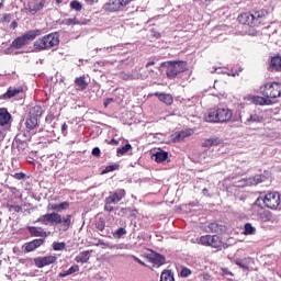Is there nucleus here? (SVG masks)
I'll return each mask as SVG.
<instances>
[{"mask_svg":"<svg viewBox=\"0 0 281 281\" xmlns=\"http://www.w3.org/2000/svg\"><path fill=\"white\" fill-rule=\"evenodd\" d=\"M71 214L63 217L58 212L46 213L41 215L34 223H42V225H56L59 232H68L71 227Z\"/></svg>","mask_w":281,"mask_h":281,"instance_id":"1","label":"nucleus"},{"mask_svg":"<svg viewBox=\"0 0 281 281\" xmlns=\"http://www.w3.org/2000/svg\"><path fill=\"white\" fill-rule=\"evenodd\" d=\"M237 21L241 25H248L249 27H260V25H267V23H269V12L267 10H258L241 13L237 18Z\"/></svg>","mask_w":281,"mask_h":281,"instance_id":"2","label":"nucleus"},{"mask_svg":"<svg viewBox=\"0 0 281 281\" xmlns=\"http://www.w3.org/2000/svg\"><path fill=\"white\" fill-rule=\"evenodd\" d=\"M234 117V112L228 108H216L211 109L204 115V122H209L210 124H226L232 121Z\"/></svg>","mask_w":281,"mask_h":281,"instance_id":"3","label":"nucleus"},{"mask_svg":"<svg viewBox=\"0 0 281 281\" xmlns=\"http://www.w3.org/2000/svg\"><path fill=\"white\" fill-rule=\"evenodd\" d=\"M260 201H262L265 206L260 204ZM256 206L260 207L261 210H265V207H268V210H278V207H280V193L271 191L265 196L260 195L254 203V207Z\"/></svg>","mask_w":281,"mask_h":281,"instance_id":"4","label":"nucleus"},{"mask_svg":"<svg viewBox=\"0 0 281 281\" xmlns=\"http://www.w3.org/2000/svg\"><path fill=\"white\" fill-rule=\"evenodd\" d=\"M166 76L169 80H175L179 74H186L188 71V61L183 60H171L167 61Z\"/></svg>","mask_w":281,"mask_h":281,"instance_id":"5","label":"nucleus"},{"mask_svg":"<svg viewBox=\"0 0 281 281\" xmlns=\"http://www.w3.org/2000/svg\"><path fill=\"white\" fill-rule=\"evenodd\" d=\"M60 44V40L58 38V35L54 33H49L47 35H44L40 38H37L34 42L35 49H38V52H43V49H52V47H56Z\"/></svg>","mask_w":281,"mask_h":281,"instance_id":"6","label":"nucleus"},{"mask_svg":"<svg viewBox=\"0 0 281 281\" xmlns=\"http://www.w3.org/2000/svg\"><path fill=\"white\" fill-rule=\"evenodd\" d=\"M260 93L269 100L281 98V82L270 81L260 87Z\"/></svg>","mask_w":281,"mask_h":281,"instance_id":"7","label":"nucleus"},{"mask_svg":"<svg viewBox=\"0 0 281 281\" xmlns=\"http://www.w3.org/2000/svg\"><path fill=\"white\" fill-rule=\"evenodd\" d=\"M198 245L203 247H212V249H217L221 251L223 249V239L218 235H203L198 239Z\"/></svg>","mask_w":281,"mask_h":281,"instance_id":"8","label":"nucleus"},{"mask_svg":"<svg viewBox=\"0 0 281 281\" xmlns=\"http://www.w3.org/2000/svg\"><path fill=\"white\" fill-rule=\"evenodd\" d=\"M41 34H43L42 30H31L26 32L24 35L16 37L11 45L15 49H21V47L27 45V41H34V38H36V36H41Z\"/></svg>","mask_w":281,"mask_h":281,"instance_id":"9","label":"nucleus"},{"mask_svg":"<svg viewBox=\"0 0 281 281\" xmlns=\"http://www.w3.org/2000/svg\"><path fill=\"white\" fill-rule=\"evenodd\" d=\"M31 139H32L31 133L20 132L14 138L18 150L24 149Z\"/></svg>","mask_w":281,"mask_h":281,"instance_id":"10","label":"nucleus"},{"mask_svg":"<svg viewBox=\"0 0 281 281\" xmlns=\"http://www.w3.org/2000/svg\"><path fill=\"white\" fill-rule=\"evenodd\" d=\"M58 260L56 256H46V257H38L34 259L35 267L38 269H43V267H49V265H54Z\"/></svg>","mask_w":281,"mask_h":281,"instance_id":"11","label":"nucleus"},{"mask_svg":"<svg viewBox=\"0 0 281 281\" xmlns=\"http://www.w3.org/2000/svg\"><path fill=\"white\" fill-rule=\"evenodd\" d=\"M240 121L245 122V124H251L254 122H262L263 117L258 114H247V112H241L239 114Z\"/></svg>","mask_w":281,"mask_h":281,"instance_id":"12","label":"nucleus"},{"mask_svg":"<svg viewBox=\"0 0 281 281\" xmlns=\"http://www.w3.org/2000/svg\"><path fill=\"white\" fill-rule=\"evenodd\" d=\"M37 126H38V119L27 116L25 121L26 133H31V135H36Z\"/></svg>","mask_w":281,"mask_h":281,"instance_id":"13","label":"nucleus"},{"mask_svg":"<svg viewBox=\"0 0 281 281\" xmlns=\"http://www.w3.org/2000/svg\"><path fill=\"white\" fill-rule=\"evenodd\" d=\"M268 71L278 72L281 71V57L280 55H276L271 57L269 66H268Z\"/></svg>","mask_w":281,"mask_h":281,"instance_id":"14","label":"nucleus"},{"mask_svg":"<svg viewBox=\"0 0 281 281\" xmlns=\"http://www.w3.org/2000/svg\"><path fill=\"white\" fill-rule=\"evenodd\" d=\"M190 135H192V132L190 130L176 132L171 136V142H173V144H179V143L183 142V139H186V137H190Z\"/></svg>","mask_w":281,"mask_h":281,"instance_id":"15","label":"nucleus"},{"mask_svg":"<svg viewBox=\"0 0 281 281\" xmlns=\"http://www.w3.org/2000/svg\"><path fill=\"white\" fill-rule=\"evenodd\" d=\"M126 196V190L120 189L116 192L110 194V196L105 198L109 203H120L122 199Z\"/></svg>","mask_w":281,"mask_h":281,"instance_id":"16","label":"nucleus"},{"mask_svg":"<svg viewBox=\"0 0 281 281\" xmlns=\"http://www.w3.org/2000/svg\"><path fill=\"white\" fill-rule=\"evenodd\" d=\"M27 232H30L31 236L35 238H47V232L43 229V227L37 226H27Z\"/></svg>","mask_w":281,"mask_h":281,"instance_id":"17","label":"nucleus"},{"mask_svg":"<svg viewBox=\"0 0 281 281\" xmlns=\"http://www.w3.org/2000/svg\"><path fill=\"white\" fill-rule=\"evenodd\" d=\"M133 0H110V10L113 12H117L119 10H122V8H125V5H128Z\"/></svg>","mask_w":281,"mask_h":281,"instance_id":"18","label":"nucleus"},{"mask_svg":"<svg viewBox=\"0 0 281 281\" xmlns=\"http://www.w3.org/2000/svg\"><path fill=\"white\" fill-rule=\"evenodd\" d=\"M160 102L164 104H167V106L172 105L175 102V98H172V94L170 93H164V92H155L154 94Z\"/></svg>","mask_w":281,"mask_h":281,"instance_id":"19","label":"nucleus"},{"mask_svg":"<svg viewBox=\"0 0 281 281\" xmlns=\"http://www.w3.org/2000/svg\"><path fill=\"white\" fill-rule=\"evenodd\" d=\"M153 65H155V60L148 61L145 67L146 69L139 70V78L140 80H146L149 76H153V74H155V70L150 69V67H153Z\"/></svg>","mask_w":281,"mask_h":281,"instance_id":"20","label":"nucleus"},{"mask_svg":"<svg viewBox=\"0 0 281 281\" xmlns=\"http://www.w3.org/2000/svg\"><path fill=\"white\" fill-rule=\"evenodd\" d=\"M45 243L44 239H33L32 241H29L24 245L26 254H30L31 251H35V249H38L41 245Z\"/></svg>","mask_w":281,"mask_h":281,"instance_id":"21","label":"nucleus"},{"mask_svg":"<svg viewBox=\"0 0 281 281\" xmlns=\"http://www.w3.org/2000/svg\"><path fill=\"white\" fill-rule=\"evenodd\" d=\"M10 120H12V114L8 112V109L1 108L0 109V126H7V124H10Z\"/></svg>","mask_w":281,"mask_h":281,"instance_id":"22","label":"nucleus"},{"mask_svg":"<svg viewBox=\"0 0 281 281\" xmlns=\"http://www.w3.org/2000/svg\"><path fill=\"white\" fill-rule=\"evenodd\" d=\"M252 103L259 106H269L270 104H273L271 99H268L267 97H260V95H255L252 97Z\"/></svg>","mask_w":281,"mask_h":281,"instance_id":"23","label":"nucleus"},{"mask_svg":"<svg viewBox=\"0 0 281 281\" xmlns=\"http://www.w3.org/2000/svg\"><path fill=\"white\" fill-rule=\"evenodd\" d=\"M91 254H93V250H85L79 254V256H77L75 258L76 262L85 265L87 262H89L90 258H91Z\"/></svg>","mask_w":281,"mask_h":281,"instance_id":"24","label":"nucleus"},{"mask_svg":"<svg viewBox=\"0 0 281 281\" xmlns=\"http://www.w3.org/2000/svg\"><path fill=\"white\" fill-rule=\"evenodd\" d=\"M149 261L156 267H161L166 265V257L159 254L150 255Z\"/></svg>","mask_w":281,"mask_h":281,"instance_id":"25","label":"nucleus"},{"mask_svg":"<svg viewBox=\"0 0 281 281\" xmlns=\"http://www.w3.org/2000/svg\"><path fill=\"white\" fill-rule=\"evenodd\" d=\"M43 8H45V2L44 0L41 2H34V3H30L29 4V12L31 14H36L37 12H41V10H43Z\"/></svg>","mask_w":281,"mask_h":281,"instance_id":"26","label":"nucleus"},{"mask_svg":"<svg viewBox=\"0 0 281 281\" xmlns=\"http://www.w3.org/2000/svg\"><path fill=\"white\" fill-rule=\"evenodd\" d=\"M209 229L213 234H223V232H225L226 227L223 224H218L216 222H213V223L209 224Z\"/></svg>","mask_w":281,"mask_h":281,"instance_id":"27","label":"nucleus"},{"mask_svg":"<svg viewBox=\"0 0 281 281\" xmlns=\"http://www.w3.org/2000/svg\"><path fill=\"white\" fill-rule=\"evenodd\" d=\"M212 146H221V138H207L202 143V148H212Z\"/></svg>","mask_w":281,"mask_h":281,"instance_id":"28","label":"nucleus"},{"mask_svg":"<svg viewBox=\"0 0 281 281\" xmlns=\"http://www.w3.org/2000/svg\"><path fill=\"white\" fill-rule=\"evenodd\" d=\"M80 271L79 265L71 266L68 270H65L59 273V278H67V276H74V273Z\"/></svg>","mask_w":281,"mask_h":281,"instance_id":"29","label":"nucleus"},{"mask_svg":"<svg viewBox=\"0 0 281 281\" xmlns=\"http://www.w3.org/2000/svg\"><path fill=\"white\" fill-rule=\"evenodd\" d=\"M42 115H43V108H41V105L33 106L29 112V116L35 117V120H38V117H41Z\"/></svg>","mask_w":281,"mask_h":281,"instance_id":"30","label":"nucleus"},{"mask_svg":"<svg viewBox=\"0 0 281 281\" xmlns=\"http://www.w3.org/2000/svg\"><path fill=\"white\" fill-rule=\"evenodd\" d=\"M159 281H175V273H172V270H164L160 274Z\"/></svg>","mask_w":281,"mask_h":281,"instance_id":"31","label":"nucleus"},{"mask_svg":"<svg viewBox=\"0 0 281 281\" xmlns=\"http://www.w3.org/2000/svg\"><path fill=\"white\" fill-rule=\"evenodd\" d=\"M75 85H77V87H79V89H81V91H85V89H87V87H89V82H87V79L85 78V76L76 78Z\"/></svg>","mask_w":281,"mask_h":281,"instance_id":"32","label":"nucleus"},{"mask_svg":"<svg viewBox=\"0 0 281 281\" xmlns=\"http://www.w3.org/2000/svg\"><path fill=\"white\" fill-rule=\"evenodd\" d=\"M23 91V88H9L8 91L4 93V98H14V95H19Z\"/></svg>","mask_w":281,"mask_h":281,"instance_id":"33","label":"nucleus"},{"mask_svg":"<svg viewBox=\"0 0 281 281\" xmlns=\"http://www.w3.org/2000/svg\"><path fill=\"white\" fill-rule=\"evenodd\" d=\"M132 149H133V146L127 143L123 147L117 148L116 155L117 157H123V155H126V153H128V150H132Z\"/></svg>","mask_w":281,"mask_h":281,"instance_id":"34","label":"nucleus"},{"mask_svg":"<svg viewBox=\"0 0 281 281\" xmlns=\"http://www.w3.org/2000/svg\"><path fill=\"white\" fill-rule=\"evenodd\" d=\"M155 161L157 164H161V161H166L168 159V153L166 151H158L154 155Z\"/></svg>","mask_w":281,"mask_h":281,"instance_id":"35","label":"nucleus"},{"mask_svg":"<svg viewBox=\"0 0 281 281\" xmlns=\"http://www.w3.org/2000/svg\"><path fill=\"white\" fill-rule=\"evenodd\" d=\"M259 218L263 223H269V221H271L273 218V215L269 211H263V212L259 213Z\"/></svg>","mask_w":281,"mask_h":281,"instance_id":"36","label":"nucleus"},{"mask_svg":"<svg viewBox=\"0 0 281 281\" xmlns=\"http://www.w3.org/2000/svg\"><path fill=\"white\" fill-rule=\"evenodd\" d=\"M95 227L99 232H104V229H106V222L104 221V217H99L97 220Z\"/></svg>","mask_w":281,"mask_h":281,"instance_id":"37","label":"nucleus"},{"mask_svg":"<svg viewBox=\"0 0 281 281\" xmlns=\"http://www.w3.org/2000/svg\"><path fill=\"white\" fill-rule=\"evenodd\" d=\"M245 236H251V234H256V227L251 226V223H246L244 226Z\"/></svg>","mask_w":281,"mask_h":281,"instance_id":"38","label":"nucleus"},{"mask_svg":"<svg viewBox=\"0 0 281 281\" xmlns=\"http://www.w3.org/2000/svg\"><path fill=\"white\" fill-rule=\"evenodd\" d=\"M79 23L77 18H68L61 21V25H78Z\"/></svg>","mask_w":281,"mask_h":281,"instance_id":"39","label":"nucleus"},{"mask_svg":"<svg viewBox=\"0 0 281 281\" xmlns=\"http://www.w3.org/2000/svg\"><path fill=\"white\" fill-rule=\"evenodd\" d=\"M65 247H67V245L65 243H54L53 244L54 251H65Z\"/></svg>","mask_w":281,"mask_h":281,"instance_id":"40","label":"nucleus"},{"mask_svg":"<svg viewBox=\"0 0 281 281\" xmlns=\"http://www.w3.org/2000/svg\"><path fill=\"white\" fill-rule=\"evenodd\" d=\"M190 276H192V270H190V268L183 267L180 271V277L190 278Z\"/></svg>","mask_w":281,"mask_h":281,"instance_id":"41","label":"nucleus"},{"mask_svg":"<svg viewBox=\"0 0 281 281\" xmlns=\"http://www.w3.org/2000/svg\"><path fill=\"white\" fill-rule=\"evenodd\" d=\"M71 10H76L77 12H80L82 10V4L78 2V0H74L70 2Z\"/></svg>","mask_w":281,"mask_h":281,"instance_id":"42","label":"nucleus"},{"mask_svg":"<svg viewBox=\"0 0 281 281\" xmlns=\"http://www.w3.org/2000/svg\"><path fill=\"white\" fill-rule=\"evenodd\" d=\"M124 235H126V228L124 227L116 229L115 233L113 234L114 238H122V236Z\"/></svg>","mask_w":281,"mask_h":281,"instance_id":"43","label":"nucleus"},{"mask_svg":"<svg viewBox=\"0 0 281 281\" xmlns=\"http://www.w3.org/2000/svg\"><path fill=\"white\" fill-rule=\"evenodd\" d=\"M122 80H135V76L131 72H121Z\"/></svg>","mask_w":281,"mask_h":281,"instance_id":"44","label":"nucleus"},{"mask_svg":"<svg viewBox=\"0 0 281 281\" xmlns=\"http://www.w3.org/2000/svg\"><path fill=\"white\" fill-rule=\"evenodd\" d=\"M114 170H117V165H109L103 170L102 175H106L109 172H113Z\"/></svg>","mask_w":281,"mask_h":281,"instance_id":"45","label":"nucleus"},{"mask_svg":"<svg viewBox=\"0 0 281 281\" xmlns=\"http://www.w3.org/2000/svg\"><path fill=\"white\" fill-rule=\"evenodd\" d=\"M113 202H109V200L105 198V205H104V210L105 212H113Z\"/></svg>","mask_w":281,"mask_h":281,"instance_id":"46","label":"nucleus"},{"mask_svg":"<svg viewBox=\"0 0 281 281\" xmlns=\"http://www.w3.org/2000/svg\"><path fill=\"white\" fill-rule=\"evenodd\" d=\"M47 210L53 211V212H59V206H58V204L49 203L47 205Z\"/></svg>","mask_w":281,"mask_h":281,"instance_id":"47","label":"nucleus"},{"mask_svg":"<svg viewBox=\"0 0 281 281\" xmlns=\"http://www.w3.org/2000/svg\"><path fill=\"white\" fill-rule=\"evenodd\" d=\"M12 21V15L10 13H5L2 19L1 22L2 23H10Z\"/></svg>","mask_w":281,"mask_h":281,"instance_id":"48","label":"nucleus"},{"mask_svg":"<svg viewBox=\"0 0 281 281\" xmlns=\"http://www.w3.org/2000/svg\"><path fill=\"white\" fill-rule=\"evenodd\" d=\"M9 212H21L23 209L20 205H8Z\"/></svg>","mask_w":281,"mask_h":281,"instance_id":"49","label":"nucleus"},{"mask_svg":"<svg viewBox=\"0 0 281 281\" xmlns=\"http://www.w3.org/2000/svg\"><path fill=\"white\" fill-rule=\"evenodd\" d=\"M235 265H237V267H240V269H246L247 271L249 270V266L243 263V260H240V259H237L235 261Z\"/></svg>","mask_w":281,"mask_h":281,"instance_id":"50","label":"nucleus"},{"mask_svg":"<svg viewBox=\"0 0 281 281\" xmlns=\"http://www.w3.org/2000/svg\"><path fill=\"white\" fill-rule=\"evenodd\" d=\"M59 212H63V210H69V202H61L58 204Z\"/></svg>","mask_w":281,"mask_h":281,"instance_id":"51","label":"nucleus"},{"mask_svg":"<svg viewBox=\"0 0 281 281\" xmlns=\"http://www.w3.org/2000/svg\"><path fill=\"white\" fill-rule=\"evenodd\" d=\"M13 179H16L18 181H23V179H25V173L23 172L14 173Z\"/></svg>","mask_w":281,"mask_h":281,"instance_id":"52","label":"nucleus"},{"mask_svg":"<svg viewBox=\"0 0 281 281\" xmlns=\"http://www.w3.org/2000/svg\"><path fill=\"white\" fill-rule=\"evenodd\" d=\"M92 155H93V157H101L102 151H100V148H99V147H94V148L92 149Z\"/></svg>","mask_w":281,"mask_h":281,"instance_id":"53","label":"nucleus"},{"mask_svg":"<svg viewBox=\"0 0 281 281\" xmlns=\"http://www.w3.org/2000/svg\"><path fill=\"white\" fill-rule=\"evenodd\" d=\"M106 144L110 146H117L120 144V140L112 138L111 140H106Z\"/></svg>","mask_w":281,"mask_h":281,"instance_id":"54","label":"nucleus"},{"mask_svg":"<svg viewBox=\"0 0 281 281\" xmlns=\"http://www.w3.org/2000/svg\"><path fill=\"white\" fill-rule=\"evenodd\" d=\"M133 260H135V262H138V265H142V267H146V263L142 261L138 257L133 256Z\"/></svg>","mask_w":281,"mask_h":281,"instance_id":"55","label":"nucleus"},{"mask_svg":"<svg viewBox=\"0 0 281 281\" xmlns=\"http://www.w3.org/2000/svg\"><path fill=\"white\" fill-rule=\"evenodd\" d=\"M54 120H56V116L54 114H48L46 116V122H54Z\"/></svg>","mask_w":281,"mask_h":281,"instance_id":"56","label":"nucleus"},{"mask_svg":"<svg viewBox=\"0 0 281 281\" xmlns=\"http://www.w3.org/2000/svg\"><path fill=\"white\" fill-rule=\"evenodd\" d=\"M111 102H113V99H112V98L105 99L104 102H103L104 108L106 109V106H109V104H110Z\"/></svg>","mask_w":281,"mask_h":281,"instance_id":"57","label":"nucleus"},{"mask_svg":"<svg viewBox=\"0 0 281 281\" xmlns=\"http://www.w3.org/2000/svg\"><path fill=\"white\" fill-rule=\"evenodd\" d=\"M67 128H68L67 123H64V124L61 125V133H63V135H66V134H67Z\"/></svg>","mask_w":281,"mask_h":281,"instance_id":"58","label":"nucleus"},{"mask_svg":"<svg viewBox=\"0 0 281 281\" xmlns=\"http://www.w3.org/2000/svg\"><path fill=\"white\" fill-rule=\"evenodd\" d=\"M10 27H12V30H16V29L19 27V22L13 21V22L10 24Z\"/></svg>","mask_w":281,"mask_h":281,"instance_id":"59","label":"nucleus"},{"mask_svg":"<svg viewBox=\"0 0 281 281\" xmlns=\"http://www.w3.org/2000/svg\"><path fill=\"white\" fill-rule=\"evenodd\" d=\"M222 271H223V273H225L226 276H234V274L232 273V271L227 270V268H222Z\"/></svg>","mask_w":281,"mask_h":281,"instance_id":"60","label":"nucleus"},{"mask_svg":"<svg viewBox=\"0 0 281 281\" xmlns=\"http://www.w3.org/2000/svg\"><path fill=\"white\" fill-rule=\"evenodd\" d=\"M86 3H89L90 5H93L95 3V0H85Z\"/></svg>","mask_w":281,"mask_h":281,"instance_id":"61","label":"nucleus"},{"mask_svg":"<svg viewBox=\"0 0 281 281\" xmlns=\"http://www.w3.org/2000/svg\"><path fill=\"white\" fill-rule=\"evenodd\" d=\"M210 191L206 189V188H204L203 190H202V194H207Z\"/></svg>","mask_w":281,"mask_h":281,"instance_id":"62","label":"nucleus"},{"mask_svg":"<svg viewBox=\"0 0 281 281\" xmlns=\"http://www.w3.org/2000/svg\"><path fill=\"white\" fill-rule=\"evenodd\" d=\"M56 3L60 4L63 3V0H56Z\"/></svg>","mask_w":281,"mask_h":281,"instance_id":"63","label":"nucleus"},{"mask_svg":"<svg viewBox=\"0 0 281 281\" xmlns=\"http://www.w3.org/2000/svg\"><path fill=\"white\" fill-rule=\"evenodd\" d=\"M29 164H34V161H32V160H29Z\"/></svg>","mask_w":281,"mask_h":281,"instance_id":"64","label":"nucleus"}]
</instances>
